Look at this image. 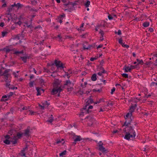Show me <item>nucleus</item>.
Instances as JSON below:
<instances>
[{
  "instance_id": "f257e3e1",
  "label": "nucleus",
  "mask_w": 157,
  "mask_h": 157,
  "mask_svg": "<svg viewBox=\"0 0 157 157\" xmlns=\"http://www.w3.org/2000/svg\"><path fill=\"white\" fill-rule=\"evenodd\" d=\"M136 104L134 105H131L130 107L129 111L126 115L125 118L126 119V121L124 123V125L125 127L123 131L125 132V133H129L132 134H135V132L132 128V127L129 126L130 123L133 119L132 116V113L134 111L136 106Z\"/></svg>"
},
{
  "instance_id": "f03ea898",
  "label": "nucleus",
  "mask_w": 157,
  "mask_h": 157,
  "mask_svg": "<svg viewBox=\"0 0 157 157\" xmlns=\"http://www.w3.org/2000/svg\"><path fill=\"white\" fill-rule=\"evenodd\" d=\"M79 2V1H75L74 2H69L67 3L64 4V5L66 6V8L67 7L68 9H66L65 10H68L70 12L75 10L76 8V5H78Z\"/></svg>"
},
{
  "instance_id": "7ed1b4c3",
  "label": "nucleus",
  "mask_w": 157,
  "mask_h": 157,
  "mask_svg": "<svg viewBox=\"0 0 157 157\" xmlns=\"http://www.w3.org/2000/svg\"><path fill=\"white\" fill-rule=\"evenodd\" d=\"M87 119L86 121L88 122V125L89 126H91L93 125V123L95 121V119L91 116H87L85 118V119Z\"/></svg>"
},
{
  "instance_id": "20e7f679",
  "label": "nucleus",
  "mask_w": 157,
  "mask_h": 157,
  "mask_svg": "<svg viewBox=\"0 0 157 157\" xmlns=\"http://www.w3.org/2000/svg\"><path fill=\"white\" fill-rule=\"evenodd\" d=\"M87 106L88 104H86L85 106L81 109V111L82 112L81 113L79 114L80 116H83L84 113H85V114H86L87 113H91V111L90 110L88 109H87Z\"/></svg>"
},
{
  "instance_id": "39448f33",
  "label": "nucleus",
  "mask_w": 157,
  "mask_h": 157,
  "mask_svg": "<svg viewBox=\"0 0 157 157\" xmlns=\"http://www.w3.org/2000/svg\"><path fill=\"white\" fill-rule=\"evenodd\" d=\"M54 63L58 68L61 67L62 68H63L64 67L62 63L60 61H58L55 59L54 61Z\"/></svg>"
},
{
  "instance_id": "423d86ee",
  "label": "nucleus",
  "mask_w": 157,
  "mask_h": 157,
  "mask_svg": "<svg viewBox=\"0 0 157 157\" xmlns=\"http://www.w3.org/2000/svg\"><path fill=\"white\" fill-rule=\"evenodd\" d=\"M118 43L123 47L126 48H129V45L125 44V42L124 40H123L121 38L118 39Z\"/></svg>"
},
{
  "instance_id": "0eeeda50",
  "label": "nucleus",
  "mask_w": 157,
  "mask_h": 157,
  "mask_svg": "<svg viewBox=\"0 0 157 157\" xmlns=\"http://www.w3.org/2000/svg\"><path fill=\"white\" fill-rule=\"evenodd\" d=\"M126 134L124 138L128 140H129L131 138H133L136 136L135 134H132L127 133H126Z\"/></svg>"
},
{
  "instance_id": "6e6552de",
  "label": "nucleus",
  "mask_w": 157,
  "mask_h": 157,
  "mask_svg": "<svg viewBox=\"0 0 157 157\" xmlns=\"http://www.w3.org/2000/svg\"><path fill=\"white\" fill-rule=\"evenodd\" d=\"M73 139H74L75 142H73L72 144L74 145L76 144V143L75 142L79 141L82 139L80 136L77 135L75 136L73 138Z\"/></svg>"
},
{
  "instance_id": "1a4fd4ad",
  "label": "nucleus",
  "mask_w": 157,
  "mask_h": 157,
  "mask_svg": "<svg viewBox=\"0 0 157 157\" xmlns=\"http://www.w3.org/2000/svg\"><path fill=\"white\" fill-rule=\"evenodd\" d=\"M103 143H101V144H99V150L102 152L106 153L108 152V151L106 149L105 147H104L103 146Z\"/></svg>"
},
{
  "instance_id": "9d476101",
  "label": "nucleus",
  "mask_w": 157,
  "mask_h": 157,
  "mask_svg": "<svg viewBox=\"0 0 157 157\" xmlns=\"http://www.w3.org/2000/svg\"><path fill=\"white\" fill-rule=\"evenodd\" d=\"M10 142H12L13 144H15L17 143V139L15 136H11L10 139Z\"/></svg>"
},
{
  "instance_id": "9b49d317",
  "label": "nucleus",
  "mask_w": 157,
  "mask_h": 157,
  "mask_svg": "<svg viewBox=\"0 0 157 157\" xmlns=\"http://www.w3.org/2000/svg\"><path fill=\"white\" fill-rule=\"evenodd\" d=\"M30 127H28L27 129H25L24 130V132L23 133L24 135L26 136H29L30 135L29 134L30 130H29Z\"/></svg>"
},
{
  "instance_id": "f8f14e48",
  "label": "nucleus",
  "mask_w": 157,
  "mask_h": 157,
  "mask_svg": "<svg viewBox=\"0 0 157 157\" xmlns=\"http://www.w3.org/2000/svg\"><path fill=\"white\" fill-rule=\"evenodd\" d=\"M64 85L65 86H73V84L71 83V81L69 80H67L65 82L64 84Z\"/></svg>"
},
{
  "instance_id": "ddd939ff",
  "label": "nucleus",
  "mask_w": 157,
  "mask_h": 157,
  "mask_svg": "<svg viewBox=\"0 0 157 157\" xmlns=\"http://www.w3.org/2000/svg\"><path fill=\"white\" fill-rule=\"evenodd\" d=\"M1 76H4V77L3 78L5 79H6L10 77V75L8 73H5V72H4L3 74L1 75Z\"/></svg>"
},
{
  "instance_id": "4468645a",
  "label": "nucleus",
  "mask_w": 157,
  "mask_h": 157,
  "mask_svg": "<svg viewBox=\"0 0 157 157\" xmlns=\"http://www.w3.org/2000/svg\"><path fill=\"white\" fill-rule=\"evenodd\" d=\"M57 93H58V91L57 90V87H55L52 89V91L51 92V94L54 95L56 94Z\"/></svg>"
},
{
  "instance_id": "2eb2a0df",
  "label": "nucleus",
  "mask_w": 157,
  "mask_h": 157,
  "mask_svg": "<svg viewBox=\"0 0 157 157\" xmlns=\"http://www.w3.org/2000/svg\"><path fill=\"white\" fill-rule=\"evenodd\" d=\"M23 134V133H20L19 132L17 133V135L15 136V137H16V138L17 139V141L19 139H20L22 135Z\"/></svg>"
},
{
  "instance_id": "dca6fc26",
  "label": "nucleus",
  "mask_w": 157,
  "mask_h": 157,
  "mask_svg": "<svg viewBox=\"0 0 157 157\" xmlns=\"http://www.w3.org/2000/svg\"><path fill=\"white\" fill-rule=\"evenodd\" d=\"M130 68V67L129 66H125L124 67L125 72H130L131 71Z\"/></svg>"
},
{
  "instance_id": "f3484780",
  "label": "nucleus",
  "mask_w": 157,
  "mask_h": 157,
  "mask_svg": "<svg viewBox=\"0 0 157 157\" xmlns=\"http://www.w3.org/2000/svg\"><path fill=\"white\" fill-rule=\"evenodd\" d=\"M21 58L22 59V60L24 63H25L27 62V59L29 58V56H25L24 57H21Z\"/></svg>"
},
{
  "instance_id": "a211bd4d",
  "label": "nucleus",
  "mask_w": 157,
  "mask_h": 157,
  "mask_svg": "<svg viewBox=\"0 0 157 157\" xmlns=\"http://www.w3.org/2000/svg\"><path fill=\"white\" fill-rule=\"evenodd\" d=\"M3 50L6 53H9L10 51H11L12 50L9 49L8 46H7L6 48H4Z\"/></svg>"
},
{
  "instance_id": "6ab92c4d",
  "label": "nucleus",
  "mask_w": 157,
  "mask_h": 157,
  "mask_svg": "<svg viewBox=\"0 0 157 157\" xmlns=\"http://www.w3.org/2000/svg\"><path fill=\"white\" fill-rule=\"evenodd\" d=\"M94 47H95V45H90L88 46V47L85 48V45H83V48L84 50H85V49L88 50V49H90V48L91 47H93L94 48Z\"/></svg>"
},
{
  "instance_id": "aec40b11",
  "label": "nucleus",
  "mask_w": 157,
  "mask_h": 157,
  "mask_svg": "<svg viewBox=\"0 0 157 157\" xmlns=\"http://www.w3.org/2000/svg\"><path fill=\"white\" fill-rule=\"evenodd\" d=\"M7 98V96L6 95H5L4 96H3L2 97V98L1 99V101H6L8 100L7 99H4V98Z\"/></svg>"
},
{
  "instance_id": "412c9836",
  "label": "nucleus",
  "mask_w": 157,
  "mask_h": 157,
  "mask_svg": "<svg viewBox=\"0 0 157 157\" xmlns=\"http://www.w3.org/2000/svg\"><path fill=\"white\" fill-rule=\"evenodd\" d=\"M25 149H23L21 151V152L19 153V155L21 156H25Z\"/></svg>"
},
{
  "instance_id": "4be33fe9",
  "label": "nucleus",
  "mask_w": 157,
  "mask_h": 157,
  "mask_svg": "<svg viewBox=\"0 0 157 157\" xmlns=\"http://www.w3.org/2000/svg\"><path fill=\"white\" fill-rule=\"evenodd\" d=\"M96 74H94L91 77V80L93 81H95L97 79Z\"/></svg>"
},
{
  "instance_id": "5701e85b",
  "label": "nucleus",
  "mask_w": 157,
  "mask_h": 157,
  "mask_svg": "<svg viewBox=\"0 0 157 157\" xmlns=\"http://www.w3.org/2000/svg\"><path fill=\"white\" fill-rule=\"evenodd\" d=\"M23 53V50H22L20 51H15L14 54H15L17 55H18L19 54H22Z\"/></svg>"
},
{
  "instance_id": "b1692460",
  "label": "nucleus",
  "mask_w": 157,
  "mask_h": 157,
  "mask_svg": "<svg viewBox=\"0 0 157 157\" xmlns=\"http://www.w3.org/2000/svg\"><path fill=\"white\" fill-rule=\"evenodd\" d=\"M93 102V99L90 98L89 100H88L87 101H86V104H88V106L90 103H92Z\"/></svg>"
},
{
  "instance_id": "393cba45",
  "label": "nucleus",
  "mask_w": 157,
  "mask_h": 157,
  "mask_svg": "<svg viewBox=\"0 0 157 157\" xmlns=\"http://www.w3.org/2000/svg\"><path fill=\"white\" fill-rule=\"evenodd\" d=\"M3 142L6 144H10V140H8L7 139H6V140L3 141Z\"/></svg>"
},
{
  "instance_id": "a878e982",
  "label": "nucleus",
  "mask_w": 157,
  "mask_h": 157,
  "mask_svg": "<svg viewBox=\"0 0 157 157\" xmlns=\"http://www.w3.org/2000/svg\"><path fill=\"white\" fill-rule=\"evenodd\" d=\"M100 70H101V71L102 73H105L106 72V71L104 69V68L103 67V65H101L100 67Z\"/></svg>"
},
{
  "instance_id": "bb28decb",
  "label": "nucleus",
  "mask_w": 157,
  "mask_h": 157,
  "mask_svg": "<svg viewBox=\"0 0 157 157\" xmlns=\"http://www.w3.org/2000/svg\"><path fill=\"white\" fill-rule=\"evenodd\" d=\"M149 25V23L148 22H144L143 24V26L144 27H147Z\"/></svg>"
},
{
  "instance_id": "cd10ccee",
  "label": "nucleus",
  "mask_w": 157,
  "mask_h": 157,
  "mask_svg": "<svg viewBox=\"0 0 157 157\" xmlns=\"http://www.w3.org/2000/svg\"><path fill=\"white\" fill-rule=\"evenodd\" d=\"M40 88H39V87H37L36 88V90L37 91V95H40Z\"/></svg>"
},
{
  "instance_id": "c85d7f7f",
  "label": "nucleus",
  "mask_w": 157,
  "mask_h": 157,
  "mask_svg": "<svg viewBox=\"0 0 157 157\" xmlns=\"http://www.w3.org/2000/svg\"><path fill=\"white\" fill-rule=\"evenodd\" d=\"M68 88H67V91H71L73 89V86H68Z\"/></svg>"
},
{
  "instance_id": "c756f323",
  "label": "nucleus",
  "mask_w": 157,
  "mask_h": 157,
  "mask_svg": "<svg viewBox=\"0 0 157 157\" xmlns=\"http://www.w3.org/2000/svg\"><path fill=\"white\" fill-rule=\"evenodd\" d=\"M67 151L66 150H65L62 152L61 153L59 154V156H63V155H65L66 154Z\"/></svg>"
},
{
  "instance_id": "7c9ffc66",
  "label": "nucleus",
  "mask_w": 157,
  "mask_h": 157,
  "mask_svg": "<svg viewBox=\"0 0 157 157\" xmlns=\"http://www.w3.org/2000/svg\"><path fill=\"white\" fill-rule=\"evenodd\" d=\"M90 4V2L89 1H87L86 2L85 4V6L86 7H89Z\"/></svg>"
},
{
  "instance_id": "2f4dec72",
  "label": "nucleus",
  "mask_w": 157,
  "mask_h": 157,
  "mask_svg": "<svg viewBox=\"0 0 157 157\" xmlns=\"http://www.w3.org/2000/svg\"><path fill=\"white\" fill-rule=\"evenodd\" d=\"M23 6V5H22V4H21L20 3H17L16 4V7H17L18 9L21 8Z\"/></svg>"
},
{
  "instance_id": "473e14b6",
  "label": "nucleus",
  "mask_w": 157,
  "mask_h": 157,
  "mask_svg": "<svg viewBox=\"0 0 157 157\" xmlns=\"http://www.w3.org/2000/svg\"><path fill=\"white\" fill-rule=\"evenodd\" d=\"M54 63H53L51 64H49V65L51 67V69L52 71H54L55 69V67L54 66Z\"/></svg>"
},
{
  "instance_id": "72a5a7b5",
  "label": "nucleus",
  "mask_w": 157,
  "mask_h": 157,
  "mask_svg": "<svg viewBox=\"0 0 157 157\" xmlns=\"http://www.w3.org/2000/svg\"><path fill=\"white\" fill-rule=\"evenodd\" d=\"M102 101H103V99H102V98L100 99L98 101H96L94 102V103L95 104H97V103H100Z\"/></svg>"
},
{
  "instance_id": "f704fd0d",
  "label": "nucleus",
  "mask_w": 157,
  "mask_h": 157,
  "mask_svg": "<svg viewBox=\"0 0 157 157\" xmlns=\"http://www.w3.org/2000/svg\"><path fill=\"white\" fill-rule=\"evenodd\" d=\"M43 105L45 106L46 105H47V106H48L50 104L47 101H45L43 103H42Z\"/></svg>"
},
{
  "instance_id": "c9c22d12",
  "label": "nucleus",
  "mask_w": 157,
  "mask_h": 157,
  "mask_svg": "<svg viewBox=\"0 0 157 157\" xmlns=\"http://www.w3.org/2000/svg\"><path fill=\"white\" fill-rule=\"evenodd\" d=\"M8 33L7 32H2V36L3 37H4Z\"/></svg>"
},
{
  "instance_id": "e433bc0d",
  "label": "nucleus",
  "mask_w": 157,
  "mask_h": 157,
  "mask_svg": "<svg viewBox=\"0 0 157 157\" xmlns=\"http://www.w3.org/2000/svg\"><path fill=\"white\" fill-rule=\"evenodd\" d=\"M137 61L139 64H142L143 63V62L142 60H139V59H137Z\"/></svg>"
},
{
  "instance_id": "4c0bfd02",
  "label": "nucleus",
  "mask_w": 157,
  "mask_h": 157,
  "mask_svg": "<svg viewBox=\"0 0 157 157\" xmlns=\"http://www.w3.org/2000/svg\"><path fill=\"white\" fill-rule=\"evenodd\" d=\"M101 90H102V89L101 88L100 89H99L98 90H97L95 89H94L93 90V91L94 92H100Z\"/></svg>"
},
{
  "instance_id": "58836bf2",
  "label": "nucleus",
  "mask_w": 157,
  "mask_h": 157,
  "mask_svg": "<svg viewBox=\"0 0 157 157\" xmlns=\"http://www.w3.org/2000/svg\"><path fill=\"white\" fill-rule=\"evenodd\" d=\"M98 58V57L97 56H95V57H92L90 59V60L91 61H93L94 60L97 59Z\"/></svg>"
},
{
  "instance_id": "ea45409f",
  "label": "nucleus",
  "mask_w": 157,
  "mask_h": 157,
  "mask_svg": "<svg viewBox=\"0 0 157 157\" xmlns=\"http://www.w3.org/2000/svg\"><path fill=\"white\" fill-rule=\"evenodd\" d=\"M122 76L125 78H128V75L126 74H122Z\"/></svg>"
},
{
  "instance_id": "a19ab883",
  "label": "nucleus",
  "mask_w": 157,
  "mask_h": 157,
  "mask_svg": "<svg viewBox=\"0 0 157 157\" xmlns=\"http://www.w3.org/2000/svg\"><path fill=\"white\" fill-rule=\"evenodd\" d=\"M13 10V8L11 6L10 7L8 8L7 12H10Z\"/></svg>"
},
{
  "instance_id": "79ce46f5",
  "label": "nucleus",
  "mask_w": 157,
  "mask_h": 157,
  "mask_svg": "<svg viewBox=\"0 0 157 157\" xmlns=\"http://www.w3.org/2000/svg\"><path fill=\"white\" fill-rule=\"evenodd\" d=\"M44 80L42 79H40V82L41 85H43L44 84Z\"/></svg>"
},
{
  "instance_id": "37998d69",
  "label": "nucleus",
  "mask_w": 157,
  "mask_h": 157,
  "mask_svg": "<svg viewBox=\"0 0 157 157\" xmlns=\"http://www.w3.org/2000/svg\"><path fill=\"white\" fill-rule=\"evenodd\" d=\"M34 82V81H31L29 83V85L30 87H32L33 86V83Z\"/></svg>"
},
{
  "instance_id": "c03bdc74",
  "label": "nucleus",
  "mask_w": 157,
  "mask_h": 157,
  "mask_svg": "<svg viewBox=\"0 0 157 157\" xmlns=\"http://www.w3.org/2000/svg\"><path fill=\"white\" fill-rule=\"evenodd\" d=\"M59 84V83L58 82H54V85H53V86L54 87H56L57 86H58Z\"/></svg>"
},
{
  "instance_id": "a18cd8bd",
  "label": "nucleus",
  "mask_w": 157,
  "mask_h": 157,
  "mask_svg": "<svg viewBox=\"0 0 157 157\" xmlns=\"http://www.w3.org/2000/svg\"><path fill=\"white\" fill-rule=\"evenodd\" d=\"M12 70L10 69H7L4 72H5V73H8L10 71H12Z\"/></svg>"
},
{
  "instance_id": "49530a36",
  "label": "nucleus",
  "mask_w": 157,
  "mask_h": 157,
  "mask_svg": "<svg viewBox=\"0 0 157 157\" xmlns=\"http://www.w3.org/2000/svg\"><path fill=\"white\" fill-rule=\"evenodd\" d=\"M11 137L9 135H7L5 136V138L6 139H7L8 140H10L11 138Z\"/></svg>"
},
{
  "instance_id": "de8ad7c7",
  "label": "nucleus",
  "mask_w": 157,
  "mask_h": 157,
  "mask_svg": "<svg viewBox=\"0 0 157 157\" xmlns=\"http://www.w3.org/2000/svg\"><path fill=\"white\" fill-rule=\"evenodd\" d=\"M99 33L101 34L102 36L103 37L104 34V32L103 31L100 30V31L99 32Z\"/></svg>"
},
{
  "instance_id": "09e8293b",
  "label": "nucleus",
  "mask_w": 157,
  "mask_h": 157,
  "mask_svg": "<svg viewBox=\"0 0 157 157\" xmlns=\"http://www.w3.org/2000/svg\"><path fill=\"white\" fill-rule=\"evenodd\" d=\"M115 90V87H113L112 90L111 91V94H112L113 93V92Z\"/></svg>"
},
{
  "instance_id": "8fccbe9b",
  "label": "nucleus",
  "mask_w": 157,
  "mask_h": 157,
  "mask_svg": "<svg viewBox=\"0 0 157 157\" xmlns=\"http://www.w3.org/2000/svg\"><path fill=\"white\" fill-rule=\"evenodd\" d=\"M51 119H49V120H48V121L49 122H50V123H51L53 121V117H51Z\"/></svg>"
},
{
  "instance_id": "3c124183",
  "label": "nucleus",
  "mask_w": 157,
  "mask_h": 157,
  "mask_svg": "<svg viewBox=\"0 0 157 157\" xmlns=\"http://www.w3.org/2000/svg\"><path fill=\"white\" fill-rule=\"evenodd\" d=\"M57 90L58 91V92L59 93L62 90V89H61L60 87H59L58 88H57Z\"/></svg>"
},
{
  "instance_id": "603ef678",
  "label": "nucleus",
  "mask_w": 157,
  "mask_h": 157,
  "mask_svg": "<svg viewBox=\"0 0 157 157\" xmlns=\"http://www.w3.org/2000/svg\"><path fill=\"white\" fill-rule=\"evenodd\" d=\"M39 106L41 107V109H44V105H42L40 104H39Z\"/></svg>"
},
{
  "instance_id": "864d4df0",
  "label": "nucleus",
  "mask_w": 157,
  "mask_h": 157,
  "mask_svg": "<svg viewBox=\"0 0 157 157\" xmlns=\"http://www.w3.org/2000/svg\"><path fill=\"white\" fill-rule=\"evenodd\" d=\"M59 17H60V18L62 19V17H65V14L64 13H63L62 15H60Z\"/></svg>"
},
{
  "instance_id": "5fc2aeb1",
  "label": "nucleus",
  "mask_w": 157,
  "mask_h": 157,
  "mask_svg": "<svg viewBox=\"0 0 157 157\" xmlns=\"http://www.w3.org/2000/svg\"><path fill=\"white\" fill-rule=\"evenodd\" d=\"M10 82L6 83V86L7 87H8L9 88L10 87V84H9Z\"/></svg>"
},
{
  "instance_id": "6e6d98bb",
  "label": "nucleus",
  "mask_w": 157,
  "mask_h": 157,
  "mask_svg": "<svg viewBox=\"0 0 157 157\" xmlns=\"http://www.w3.org/2000/svg\"><path fill=\"white\" fill-rule=\"evenodd\" d=\"M108 18L109 20H111L113 19V17L112 16L110 15H109L108 16Z\"/></svg>"
},
{
  "instance_id": "4d7b16f0",
  "label": "nucleus",
  "mask_w": 157,
  "mask_h": 157,
  "mask_svg": "<svg viewBox=\"0 0 157 157\" xmlns=\"http://www.w3.org/2000/svg\"><path fill=\"white\" fill-rule=\"evenodd\" d=\"M157 83H156V82H152L151 83V86H154L155 85H157Z\"/></svg>"
},
{
  "instance_id": "13d9d810",
  "label": "nucleus",
  "mask_w": 157,
  "mask_h": 157,
  "mask_svg": "<svg viewBox=\"0 0 157 157\" xmlns=\"http://www.w3.org/2000/svg\"><path fill=\"white\" fill-rule=\"evenodd\" d=\"M28 107H26V106L23 107L22 108V110H26V109H27L29 108Z\"/></svg>"
},
{
  "instance_id": "bf43d9fd",
  "label": "nucleus",
  "mask_w": 157,
  "mask_h": 157,
  "mask_svg": "<svg viewBox=\"0 0 157 157\" xmlns=\"http://www.w3.org/2000/svg\"><path fill=\"white\" fill-rule=\"evenodd\" d=\"M5 79V82H6V83L10 82L11 80L10 79H8V78H7L6 79Z\"/></svg>"
},
{
  "instance_id": "052dcab7",
  "label": "nucleus",
  "mask_w": 157,
  "mask_h": 157,
  "mask_svg": "<svg viewBox=\"0 0 157 157\" xmlns=\"http://www.w3.org/2000/svg\"><path fill=\"white\" fill-rule=\"evenodd\" d=\"M58 19L59 20V22L61 23L62 22V19L60 18V17H58Z\"/></svg>"
},
{
  "instance_id": "680f3d73",
  "label": "nucleus",
  "mask_w": 157,
  "mask_h": 157,
  "mask_svg": "<svg viewBox=\"0 0 157 157\" xmlns=\"http://www.w3.org/2000/svg\"><path fill=\"white\" fill-rule=\"evenodd\" d=\"M10 89L14 90L15 89V87L13 86H10V87L9 88Z\"/></svg>"
},
{
  "instance_id": "e2e57ef3",
  "label": "nucleus",
  "mask_w": 157,
  "mask_h": 157,
  "mask_svg": "<svg viewBox=\"0 0 157 157\" xmlns=\"http://www.w3.org/2000/svg\"><path fill=\"white\" fill-rule=\"evenodd\" d=\"M4 25V22H1L0 23V26L2 27H3Z\"/></svg>"
},
{
  "instance_id": "0e129e2a",
  "label": "nucleus",
  "mask_w": 157,
  "mask_h": 157,
  "mask_svg": "<svg viewBox=\"0 0 157 157\" xmlns=\"http://www.w3.org/2000/svg\"><path fill=\"white\" fill-rule=\"evenodd\" d=\"M29 111L31 113V115H34V113H34V112L32 111L31 110H29Z\"/></svg>"
},
{
  "instance_id": "69168bd1",
  "label": "nucleus",
  "mask_w": 157,
  "mask_h": 157,
  "mask_svg": "<svg viewBox=\"0 0 157 157\" xmlns=\"http://www.w3.org/2000/svg\"><path fill=\"white\" fill-rule=\"evenodd\" d=\"M13 74L14 75L15 77L17 78L18 77V75L16 74L15 72H13Z\"/></svg>"
},
{
  "instance_id": "338daca9",
  "label": "nucleus",
  "mask_w": 157,
  "mask_h": 157,
  "mask_svg": "<svg viewBox=\"0 0 157 157\" xmlns=\"http://www.w3.org/2000/svg\"><path fill=\"white\" fill-rule=\"evenodd\" d=\"M149 2L151 4H153L154 3V1L153 0H150Z\"/></svg>"
},
{
  "instance_id": "774afa93",
  "label": "nucleus",
  "mask_w": 157,
  "mask_h": 157,
  "mask_svg": "<svg viewBox=\"0 0 157 157\" xmlns=\"http://www.w3.org/2000/svg\"><path fill=\"white\" fill-rule=\"evenodd\" d=\"M104 63V61L103 60H102L100 62V64L101 65H103V63Z\"/></svg>"
}]
</instances>
